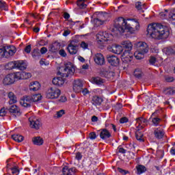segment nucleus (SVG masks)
I'll list each match as a JSON object with an SVG mask.
<instances>
[{
	"mask_svg": "<svg viewBox=\"0 0 175 175\" xmlns=\"http://www.w3.org/2000/svg\"><path fill=\"white\" fill-rule=\"evenodd\" d=\"M32 142L35 146H42L43 144V138L40 137H34L32 138Z\"/></svg>",
	"mask_w": 175,
	"mask_h": 175,
	"instance_id": "nucleus-30",
	"label": "nucleus"
},
{
	"mask_svg": "<svg viewBox=\"0 0 175 175\" xmlns=\"http://www.w3.org/2000/svg\"><path fill=\"white\" fill-rule=\"evenodd\" d=\"M76 43L77 41L74 40L68 45L67 50L71 55L77 54V51H79V46Z\"/></svg>",
	"mask_w": 175,
	"mask_h": 175,
	"instance_id": "nucleus-9",
	"label": "nucleus"
},
{
	"mask_svg": "<svg viewBox=\"0 0 175 175\" xmlns=\"http://www.w3.org/2000/svg\"><path fill=\"white\" fill-rule=\"evenodd\" d=\"M59 54L61 55V57H66V52L64 49H61L59 51Z\"/></svg>",
	"mask_w": 175,
	"mask_h": 175,
	"instance_id": "nucleus-56",
	"label": "nucleus"
},
{
	"mask_svg": "<svg viewBox=\"0 0 175 175\" xmlns=\"http://www.w3.org/2000/svg\"><path fill=\"white\" fill-rule=\"evenodd\" d=\"M133 75L137 79H142V77L143 76V72H142V70H140L139 68H137L135 70Z\"/></svg>",
	"mask_w": 175,
	"mask_h": 175,
	"instance_id": "nucleus-40",
	"label": "nucleus"
},
{
	"mask_svg": "<svg viewBox=\"0 0 175 175\" xmlns=\"http://www.w3.org/2000/svg\"><path fill=\"white\" fill-rule=\"evenodd\" d=\"M77 5L79 9H85L88 6L87 0H78L77 1Z\"/></svg>",
	"mask_w": 175,
	"mask_h": 175,
	"instance_id": "nucleus-31",
	"label": "nucleus"
},
{
	"mask_svg": "<svg viewBox=\"0 0 175 175\" xmlns=\"http://www.w3.org/2000/svg\"><path fill=\"white\" fill-rule=\"evenodd\" d=\"M5 50V57L9 58V57H12L16 53V47L14 46H9L7 47H4Z\"/></svg>",
	"mask_w": 175,
	"mask_h": 175,
	"instance_id": "nucleus-13",
	"label": "nucleus"
},
{
	"mask_svg": "<svg viewBox=\"0 0 175 175\" xmlns=\"http://www.w3.org/2000/svg\"><path fill=\"white\" fill-rule=\"evenodd\" d=\"M81 158H83V155H81V153L80 152H78L75 154V159H77V161L81 160Z\"/></svg>",
	"mask_w": 175,
	"mask_h": 175,
	"instance_id": "nucleus-50",
	"label": "nucleus"
},
{
	"mask_svg": "<svg viewBox=\"0 0 175 175\" xmlns=\"http://www.w3.org/2000/svg\"><path fill=\"white\" fill-rule=\"evenodd\" d=\"M72 88L73 91L77 94H79V92H81V91H83V81H81V79H77L74 81Z\"/></svg>",
	"mask_w": 175,
	"mask_h": 175,
	"instance_id": "nucleus-12",
	"label": "nucleus"
},
{
	"mask_svg": "<svg viewBox=\"0 0 175 175\" xmlns=\"http://www.w3.org/2000/svg\"><path fill=\"white\" fill-rule=\"evenodd\" d=\"M157 62V58L154 56H150L149 59V63L150 65H155V63Z\"/></svg>",
	"mask_w": 175,
	"mask_h": 175,
	"instance_id": "nucleus-47",
	"label": "nucleus"
},
{
	"mask_svg": "<svg viewBox=\"0 0 175 175\" xmlns=\"http://www.w3.org/2000/svg\"><path fill=\"white\" fill-rule=\"evenodd\" d=\"M4 116H6V111H5L4 108H2L0 110V117H4Z\"/></svg>",
	"mask_w": 175,
	"mask_h": 175,
	"instance_id": "nucleus-57",
	"label": "nucleus"
},
{
	"mask_svg": "<svg viewBox=\"0 0 175 175\" xmlns=\"http://www.w3.org/2000/svg\"><path fill=\"white\" fill-rule=\"evenodd\" d=\"M12 139H13V140L17 142L18 143H21V142L24 140V137L18 134H14L12 135Z\"/></svg>",
	"mask_w": 175,
	"mask_h": 175,
	"instance_id": "nucleus-35",
	"label": "nucleus"
},
{
	"mask_svg": "<svg viewBox=\"0 0 175 175\" xmlns=\"http://www.w3.org/2000/svg\"><path fill=\"white\" fill-rule=\"evenodd\" d=\"M6 110H8L10 113H12V114H16V116H21V111H20V108L17 107L16 105H12L10 107H7L5 108Z\"/></svg>",
	"mask_w": 175,
	"mask_h": 175,
	"instance_id": "nucleus-17",
	"label": "nucleus"
},
{
	"mask_svg": "<svg viewBox=\"0 0 175 175\" xmlns=\"http://www.w3.org/2000/svg\"><path fill=\"white\" fill-rule=\"evenodd\" d=\"M81 47H82V49H84L85 50L86 49H88V44L83 41L81 43Z\"/></svg>",
	"mask_w": 175,
	"mask_h": 175,
	"instance_id": "nucleus-53",
	"label": "nucleus"
},
{
	"mask_svg": "<svg viewBox=\"0 0 175 175\" xmlns=\"http://www.w3.org/2000/svg\"><path fill=\"white\" fill-rule=\"evenodd\" d=\"M143 133L142 132H140V130L138 129V131H136L135 133V137L137 139V140H138V142H144V139H143Z\"/></svg>",
	"mask_w": 175,
	"mask_h": 175,
	"instance_id": "nucleus-37",
	"label": "nucleus"
},
{
	"mask_svg": "<svg viewBox=\"0 0 175 175\" xmlns=\"http://www.w3.org/2000/svg\"><path fill=\"white\" fill-rule=\"evenodd\" d=\"M29 121L30 122V126L31 128H33V129H39L40 126H42V123L40 122V120L36 118H29Z\"/></svg>",
	"mask_w": 175,
	"mask_h": 175,
	"instance_id": "nucleus-11",
	"label": "nucleus"
},
{
	"mask_svg": "<svg viewBox=\"0 0 175 175\" xmlns=\"http://www.w3.org/2000/svg\"><path fill=\"white\" fill-rule=\"evenodd\" d=\"M165 80L167 81V83H172V81H174V78L173 77H167Z\"/></svg>",
	"mask_w": 175,
	"mask_h": 175,
	"instance_id": "nucleus-58",
	"label": "nucleus"
},
{
	"mask_svg": "<svg viewBox=\"0 0 175 175\" xmlns=\"http://www.w3.org/2000/svg\"><path fill=\"white\" fill-rule=\"evenodd\" d=\"M169 10H165L164 12H160L159 17L162 18V20H165L166 18H169Z\"/></svg>",
	"mask_w": 175,
	"mask_h": 175,
	"instance_id": "nucleus-38",
	"label": "nucleus"
},
{
	"mask_svg": "<svg viewBox=\"0 0 175 175\" xmlns=\"http://www.w3.org/2000/svg\"><path fill=\"white\" fill-rule=\"evenodd\" d=\"M134 47L137 49V51L142 53V54H147L148 53V45L146 42H138L135 43Z\"/></svg>",
	"mask_w": 175,
	"mask_h": 175,
	"instance_id": "nucleus-8",
	"label": "nucleus"
},
{
	"mask_svg": "<svg viewBox=\"0 0 175 175\" xmlns=\"http://www.w3.org/2000/svg\"><path fill=\"white\" fill-rule=\"evenodd\" d=\"M17 74L16 73H11L7 75L3 80V84L4 85H10V84H13L14 81H17Z\"/></svg>",
	"mask_w": 175,
	"mask_h": 175,
	"instance_id": "nucleus-7",
	"label": "nucleus"
},
{
	"mask_svg": "<svg viewBox=\"0 0 175 175\" xmlns=\"http://www.w3.org/2000/svg\"><path fill=\"white\" fill-rule=\"evenodd\" d=\"M121 45L123 49H126V50H127L128 53L131 52L133 47V44H132V42L129 40L122 41L121 42Z\"/></svg>",
	"mask_w": 175,
	"mask_h": 175,
	"instance_id": "nucleus-19",
	"label": "nucleus"
},
{
	"mask_svg": "<svg viewBox=\"0 0 175 175\" xmlns=\"http://www.w3.org/2000/svg\"><path fill=\"white\" fill-rule=\"evenodd\" d=\"M92 81L93 83H94L95 84H97V85H100L103 84V83H105V79H103L99 77H93L92 79Z\"/></svg>",
	"mask_w": 175,
	"mask_h": 175,
	"instance_id": "nucleus-33",
	"label": "nucleus"
},
{
	"mask_svg": "<svg viewBox=\"0 0 175 175\" xmlns=\"http://www.w3.org/2000/svg\"><path fill=\"white\" fill-rule=\"evenodd\" d=\"M91 102L94 106H99L102 104V102H103V99L98 96H94Z\"/></svg>",
	"mask_w": 175,
	"mask_h": 175,
	"instance_id": "nucleus-25",
	"label": "nucleus"
},
{
	"mask_svg": "<svg viewBox=\"0 0 175 175\" xmlns=\"http://www.w3.org/2000/svg\"><path fill=\"white\" fill-rule=\"evenodd\" d=\"M94 59L97 65L102 66L105 64V57L102 53H96L94 56Z\"/></svg>",
	"mask_w": 175,
	"mask_h": 175,
	"instance_id": "nucleus-18",
	"label": "nucleus"
},
{
	"mask_svg": "<svg viewBox=\"0 0 175 175\" xmlns=\"http://www.w3.org/2000/svg\"><path fill=\"white\" fill-rule=\"evenodd\" d=\"M64 18H65V20H69V18H70V15L69 14V13L64 12Z\"/></svg>",
	"mask_w": 175,
	"mask_h": 175,
	"instance_id": "nucleus-62",
	"label": "nucleus"
},
{
	"mask_svg": "<svg viewBox=\"0 0 175 175\" xmlns=\"http://www.w3.org/2000/svg\"><path fill=\"white\" fill-rule=\"evenodd\" d=\"M118 150L119 152H120L121 154L126 153V150L125 149H124L123 148L118 147Z\"/></svg>",
	"mask_w": 175,
	"mask_h": 175,
	"instance_id": "nucleus-60",
	"label": "nucleus"
},
{
	"mask_svg": "<svg viewBox=\"0 0 175 175\" xmlns=\"http://www.w3.org/2000/svg\"><path fill=\"white\" fill-rule=\"evenodd\" d=\"M152 122L155 126H157V125H159V122H161V118H153Z\"/></svg>",
	"mask_w": 175,
	"mask_h": 175,
	"instance_id": "nucleus-46",
	"label": "nucleus"
},
{
	"mask_svg": "<svg viewBox=\"0 0 175 175\" xmlns=\"http://www.w3.org/2000/svg\"><path fill=\"white\" fill-rule=\"evenodd\" d=\"M163 53L167 55H173V54H175V46L165 48L163 49Z\"/></svg>",
	"mask_w": 175,
	"mask_h": 175,
	"instance_id": "nucleus-29",
	"label": "nucleus"
},
{
	"mask_svg": "<svg viewBox=\"0 0 175 175\" xmlns=\"http://www.w3.org/2000/svg\"><path fill=\"white\" fill-rule=\"evenodd\" d=\"M70 33V30H66V31H64V32L63 33V36H68V35H69Z\"/></svg>",
	"mask_w": 175,
	"mask_h": 175,
	"instance_id": "nucleus-64",
	"label": "nucleus"
},
{
	"mask_svg": "<svg viewBox=\"0 0 175 175\" xmlns=\"http://www.w3.org/2000/svg\"><path fill=\"white\" fill-rule=\"evenodd\" d=\"M137 174H143L145 172H147V168L143 165H138L136 166Z\"/></svg>",
	"mask_w": 175,
	"mask_h": 175,
	"instance_id": "nucleus-32",
	"label": "nucleus"
},
{
	"mask_svg": "<svg viewBox=\"0 0 175 175\" xmlns=\"http://www.w3.org/2000/svg\"><path fill=\"white\" fill-rule=\"evenodd\" d=\"M64 114H65V111L64 109H62L57 112V116L58 118H59L60 117H62V116H64Z\"/></svg>",
	"mask_w": 175,
	"mask_h": 175,
	"instance_id": "nucleus-52",
	"label": "nucleus"
},
{
	"mask_svg": "<svg viewBox=\"0 0 175 175\" xmlns=\"http://www.w3.org/2000/svg\"><path fill=\"white\" fill-rule=\"evenodd\" d=\"M64 175H74L76 173V167L69 168L66 166L62 170Z\"/></svg>",
	"mask_w": 175,
	"mask_h": 175,
	"instance_id": "nucleus-21",
	"label": "nucleus"
},
{
	"mask_svg": "<svg viewBox=\"0 0 175 175\" xmlns=\"http://www.w3.org/2000/svg\"><path fill=\"white\" fill-rule=\"evenodd\" d=\"M59 49H61V43L58 42H55L49 46V51H51V53H55L56 51H58Z\"/></svg>",
	"mask_w": 175,
	"mask_h": 175,
	"instance_id": "nucleus-22",
	"label": "nucleus"
},
{
	"mask_svg": "<svg viewBox=\"0 0 175 175\" xmlns=\"http://www.w3.org/2000/svg\"><path fill=\"white\" fill-rule=\"evenodd\" d=\"M31 44L27 45V46L25 48V53H27V54H29V53H31Z\"/></svg>",
	"mask_w": 175,
	"mask_h": 175,
	"instance_id": "nucleus-54",
	"label": "nucleus"
},
{
	"mask_svg": "<svg viewBox=\"0 0 175 175\" xmlns=\"http://www.w3.org/2000/svg\"><path fill=\"white\" fill-rule=\"evenodd\" d=\"M5 57V47L0 48V58Z\"/></svg>",
	"mask_w": 175,
	"mask_h": 175,
	"instance_id": "nucleus-51",
	"label": "nucleus"
},
{
	"mask_svg": "<svg viewBox=\"0 0 175 175\" xmlns=\"http://www.w3.org/2000/svg\"><path fill=\"white\" fill-rule=\"evenodd\" d=\"M61 95V90L57 88H50L46 93L48 99H57Z\"/></svg>",
	"mask_w": 175,
	"mask_h": 175,
	"instance_id": "nucleus-5",
	"label": "nucleus"
},
{
	"mask_svg": "<svg viewBox=\"0 0 175 175\" xmlns=\"http://www.w3.org/2000/svg\"><path fill=\"white\" fill-rule=\"evenodd\" d=\"M109 18V14L107 12H99L98 14V18L94 20V23L97 27L99 25H103L107 19Z\"/></svg>",
	"mask_w": 175,
	"mask_h": 175,
	"instance_id": "nucleus-6",
	"label": "nucleus"
},
{
	"mask_svg": "<svg viewBox=\"0 0 175 175\" xmlns=\"http://www.w3.org/2000/svg\"><path fill=\"white\" fill-rule=\"evenodd\" d=\"M98 132H100V137L103 140H106V139H110V137H111L110 131L107 129H102L99 130Z\"/></svg>",
	"mask_w": 175,
	"mask_h": 175,
	"instance_id": "nucleus-15",
	"label": "nucleus"
},
{
	"mask_svg": "<svg viewBox=\"0 0 175 175\" xmlns=\"http://www.w3.org/2000/svg\"><path fill=\"white\" fill-rule=\"evenodd\" d=\"M148 35L153 39H167L170 35L169 27L163 26L161 23H152L148 26Z\"/></svg>",
	"mask_w": 175,
	"mask_h": 175,
	"instance_id": "nucleus-2",
	"label": "nucleus"
},
{
	"mask_svg": "<svg viewBox=\"0 0 175 175\" xmlns=\"http://www.w3.org/2000/svg\"><path fill=\"white\" fill-rule=\"evenodd\" d=\"M75 66L71 62H67L64 66L62 76L63 77H69L73 76L75 72Z\"/></svg>",
	"mask_w": 175,
	"mask_h": 175,
	"instance_id": "nucleus-4",
	"label": "nucleus"
},
{
	"mask_svg": "<svg viewBox=\"0 0 175 175\" xmlns=\"http://www.w3.org/2000/svg\"><path fill=\"white\" fill-rule=\"evenodd\" d=\"M154 137L156 139H162L163 136L165 135V132H163V130L161 129H156L154 131Z\"/></svg>",
	"mask_w": 175,
	"mask_h": 175,
	"instance_id": "nucleus-27",
	"label": "nucleus"
},
{
	"mask_svg": "<svg viewBox=\"0 0 175 175\" xmlns=\"http://www.w3.org/2000/svg\"><path fill=\"white\" fill-rule=\"evenodd\" d=\"M139 28H140V26L138 22L120 17L115 21L113 28L111 31L115 32L117 35L124 33L125 31H129L130 33H135L136 31H139Z\"/></svg>",
	"mask_w": 175,
	"mask_h": 175,
	"instance_id": "nucleus-1",
	"label": "nucleus"
},
{
	"mask_svg": "<svg viewBox=\"0 0 175 175\" xmlns=\"http://www.w3.org/2000/svg\"><path fill=\"white\" fill-rule=\"evenodd\" d=\"M11 172L12 174H18L20 173V170H18V168H16V167H14L12 168H11Z\"/></svg>",
	"mask_w": 175,
	"mask_h": 175,
	"instance_id": "nucleus-48",
	"label": "nucleus"
},
{
	"mask_svg": "<svg viewBox=\"0 0 175 175\" xmlns=\"http://www.w3.org/2000/svg\"><path fill=\"white\" fill-rule=\"evenodd\" d=\"M100 75L102 77H105L106 79H111V77H114L115 76L114 72L107 71L106 70H101Z\"/></svg>",
	"mask_w": 175,
	"mask_h": 175,
	"instance_id": "nucleus-20",
	"label": "nucleus"
},
{
	"mask_svg": "<svg viewBox=\"0 0 175 175\" xmlns=\"http://www.w3.org/2000/svg\"><path fill=\"white\" fill-rule=\"evenodd\" d=\"M89 137L91 140H95L96 139V133L95 132H92L89 134Z\"/></svg>",
	"mask_w": 175,
	"mask_h": 175,
	"instance_id": "nucleus-49",
	"label": "nucleus"
},
{
	"mask_svg": "<svg viewBox=\"0 0 175 175\" xmlns=\"http://www.w3.org/2000/svg\"><path fill=\"white\" fill-rule=\"evenodd\" d=\"M31 55L34 59H39L40 58L41 54L40 52L39 51L38 49H35L31 53Z\"/></svg>",
	"mask_w": 175,
	"mask_h": 175,
	"instance_id": "nucleus-34",
	"label": "nucleus"
},
{
	"mask_svg": "<svg viewBox=\"0 0 175 175\" xmlns=\"http://www.w3.org/2000/svg\"><path fill=\"white\" fill-rule=\"evenodd\" d=\"M52 83L54 84V85H58L59 87H61V85H63V84L65 83V81L64 80V78L57 77L53 78Z\"/></svg>",
	"mask_w": 175,
	"mask_h": 175,
	"instance_id": "nucleus-24",
	"label": "nucleus"
},
{
	"mask_svg": "<svg viewBox=\"0 0 175 175\" xmlns=\"http://www.w3.org/2000/svg\"><path fill=\"white\" fill-rule=\"evenodd\" d=\"M16 68L19 70H25L27 69V64L23 60L16 61Z\"/></svg>",
	"mask_w": 175,
	"mask_h": 175,
	"instance_id": "nucleus-26",
	"label": "nucleus"
},
{
	"mask_svg": "<svg viewBox=\"0 0 175 175\" xmlns=\"http://www.w3.org/2000/svg\"><path fill=\"white\" fill-rule=\"evenodd\" d=\"M109 64L112 66H118L120 64V59L116 55H109L107 57Z\"/></svg>",
	"mask_w": 175,
	"mask_h": 175,
	"instance_id": "nucleus-16",
	"label": "nucleus"
},
{
	"mask_svg": "<svg viewBox=\"0 0 175 175\" xmlns=\"http://www.w3.org/2000/svg\"><path fill=\"white\" fill-rule=\"evenodd\" d=\"M120 124H125V122H128V118L126 117H123L121 118L120 120Z\"/></svg>",
	"mask_w": 175,
	"mask_h": 175,
	"instance_id": "nucleus-55",
	"label": "nucleus"
},
{
	"mask_svg": "<svg viewBox=\"0 0 175 175\" xmlns=\"http://www.w3.org/2000/svg\"><path fill=\"white\" fill-rule=\"evenodd\" d=\"M122 46L121 45L118 44H113L111 46V50L112 53H114V54L120 55L121 53H122Z\"/></svg>",
	"mask_w": 175,
	"mask_h": 175,
	"instance_id": "nucleus-23",
	"label": "nucleus"
},
{
	"mask_svg": "<svg viewBox=\"0 0 175 175\" xmlns=\"http://www.w3.org/2000/svg\"><path fill=\"white\" fill-rule=\"evenodd\" d=\"M17 80H27L32 77V75L29 72H16Z\"/></svg>",
	"mask_w": 175,
	"mask_h": 175,
	"instance_id": "nucleus-14",
	"label": "nucleus"
},
{
	"mask_svg": "<svg viewBox=\"0 0 175 175\" xmlns=\"http://www.w3.org/2000/svg\"><path fill=\"white\" fill-rule=\"evenodd\" d=\"M134 56L136 59H143V58H144V53H142L141 52L137 51L134 53Z\"/></svg>",
	"mask_w": 175,
	"mask_h": 175,
	"instance_id": "nucleus-43",
	"label": "nucleus"
},
{
	"mask_svg": "<svg viewBox=\"0 0 175 175\" xmlns=\"http://www.w3.org/2000/svg\"><path fill=\"white\" fill-rule=\"evenodd\" d=\"M10 99L9 105H13L14 103H17V97L14 95V93L10 92L8 94Z\"/></svg>",
	"mask_w": 175,
	"mask_h": 175,
	"instance_id": "nucleus-28",
	"label": "nucleus"
},
{
	"mask_svg": "<svg viewBox=\"0 0 175 175\" xmlns=\"http://www.w3.org/2000/svg\"><path fill=\"white\" fill-rule=\"evenodd\" d=\"M47 53V48L42 47L40 49V54H46Z\"/></svg>",
	"mask_w": 175,
	"mask_h": 175,
	"instance_id": "nucleus-61",
	"label": "nucleus"
},
{
	"mask_svg": "<svg viewBox=\"0 0 175 175\" xmlns=\"http://www.w3.org/2000/svg\"><path fill=\"white\" fill-rule=\"evenodd\" d=\"M137 124H139V126H140L141 124H146L147 122L146 119H144L143 117H140L136 119Z\"/></svg>",
	"mask_w": 175,
	"mask_h": 175,
	"instance_id": "nucleus-45",
	"label": "nucleus"
},
{
	"mask_svg": "<svg viewBox=\"0 0 175 175\" xmlns=\"http://www.w3.org/2000/svg\"><path fill=\"white\" fill-rule=\"evenodd\" d=\"M39 87H40V84H39V82L38 81L32 82L30 86V90L38 91V90H39Z\"/></svg>",
	"mask_w": 175,
	"mask_h": 175,
	"instance_id": "nucleus-36",
	"label": "nucleus"
},
{
	"mask_svg": "<svg viewBox=\"0 0 175 175\" xmlns=\"http://www.w3.org/2000/svg\"><path fill=\"white\" fill-rule=\"evenodd\" d=\"M42 100V95L40 94H34L31 96H25L21 100L20 103L23 107H31V103L33 102H39Z\"/></svg>",
	"mask_w": 175,
	"mask_h": 175,
	"instance_id": "nucleus-3",
	"label": "nucleus"
},
{
	"mask_svg": "<svg viewBox=\"0 0 175 175\" xmlns=\"http://www.w3.org/2000/svg\"><path fill=\"white\" fill-rule=\"evenodd\" d=\"M118 172L121 173V174H126L128 173V171L122 170L121 168H118Z\"/></svg>",
	"mask_w": 175,
	"mask_h": 175,
	"instance_id": "nucleus-59",
	"label": "nucleus"
},
{
	"mask_svg": "<svg viewBox=\"0 0 175 175\" xmlns=\"http://www.w3.org/2000/svg\"><path fill=\"white\" fill-rule=\"evenodd\" d=\"M109 34H107L106 32L100 31L96 35L97 42L98 43H102V44H104L106 43V42H109Z\"/></svg>",
	"mask_w": 175,
	"mask_h": 175,
	"instance_id": "nucleus-10",
	"label": "nucleus"
},
{
	"mask_svg": "<svg viewBox=\"0 0 175 175\" xmlns=\"http://www.w3.org/2000/svg\"><path fill=\"white\" fill-rule=\"evenodd\" d=\"M0 10H8L6 2L3 1V0H0Z\"/></svg>",
	"mask_w": 175,
	"mask_h": 175,
	"instance_id": "nucleus-44",
	"label": "nucleus"
},
{
	"mask_svg": "<svg viewBox=\"0 0 175 175\" xmlns=\"http://www.w3.org/2000/svg\"><path fill=\"white\" fill-rule=\"evenodd\" d=\"M163 94L165 95H174L175 89L174 88H167L163 90Z\"/></svg>",
	"mask_w": 175,
	"mask_h": 175,
	"instance_id": "nucleus-41",
	"label": "nucleus"
},
{
	"mask_svg": "<svg viewBox=\"0 0 175 175\" xmlns=\"http://www.w3.org/2000/svg\"><path fill=\"white\" fill-rule=\"evenodd\" d=\"M169 18L170 20H175V14H170Z\"/></svg>",
	"mask_w": 175,
	"mask_h": 175,
	"instance_id": "nucleus-63",
	"label": "nucleus"
},
{
	"mask_svg": "<svg viewBox=\"0 0 175 175\" xmlns=\"http://www.w3.org/2000/svg\"><path fill=\"white\" fill-rule=\"evenodd\" d=\"M145 4H142V2L138 1L137 3H135V8L137 10H142V13L144 12V10H143V9H146V8L144 7Z\"/></svg>",
	"mask_w": 175,
	"mask_h": 175,
	"instance_id": "nucleus-42",
	"label": "nucleus"
},
{
	"mask_svg": "<svg viewBox=\"0 0 175 175\" xmlns=\"http://www.w3.org/2000/svg\"><path fill=\"white\" fill-rule=\"evenodd\" d=\"M16 62H10L5 66V69L8 70H12L16 68Z\"/></svg>",
	"mask_w": 175,
	"mask_h": 175,
	"instance_id": "nucleus-39",
	"label": "nucleus"
}]
</instances>
